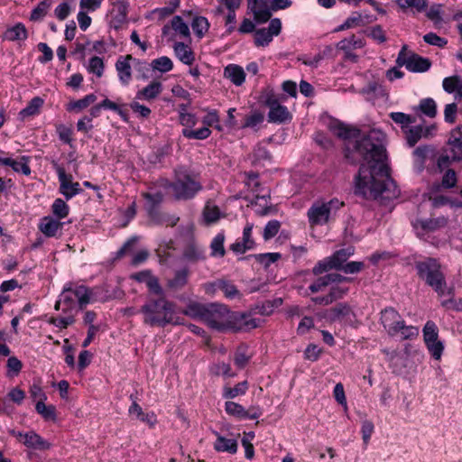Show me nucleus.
<instances>
[{"label": "nucleus", "instance_id": "obj_6", "mask_svg": "<svg viewBox=\"0 0 462 462\" xmlns=\"http://www.w3.org/2000/svg\"><path fill=\"white\" fill-rule=\"evenodd\" d=\"M344 202L338 199H318L307 211V217L310 226H324L332 221Z\"/></svg>", "mask_w": 462, "mask_h": 462}, {"label": "nucleus", "instance_id": "obj_19", "mask_svg": "<svg viewBox=\"0 0 462 462\" xmlns=\"http://www.w3.org/2000/svg\"><path fill=\"white\" fill-rule=\"evenodd\" d=\"M436 127L434 125L424 126L422 125L408 127L405 131V138L410 147L414 146L421 138L432 134Z\"/></svg>", "mask_w": 462, "mask_h": 462}, {"label": "nucleus", "instance_id": "obj_61", "mask_svg": "<svg viewBox=\"0 0 462 462\" xmlns=\"http://www.w3.org/2000/svg\"><path fill=\"white\" fill-rule=\"evenodd\" d=\"M137 100L138 99H135L130 103L129 106H130V108L132 109V111L134 114H136L139 117H142V118L149 117V116L151 115V109L148 106L140 104Z\"/></svg>", "mask_w": 462, "mask_h": 462}, {"label": "nucleus", "instance_id": "obj_28", "mask_svg": "<svg viewBox=\"0 0 462 462\" xmlns=\"http://www.w3.org/2000/svg\"><path fill=\"white\" fill-rule=\"evenodd\" d=\"M31 157L22 155L16 159L9 157V160L5 162V166H9L16 173H21L24 176H29L32 173L30 167Z\"/></svg>", "mask_w": 462, "mask_h": 462}, {"label": "nucleus", "instance_id": "obj_9", "mask_svg": "<svg viewBox=\"0 0 462 462\" xmlns=\"http://www.w3.org/2000/svg\"><path fill=\"white\" fill-rule=\"evenodd\" d=\"M423 341L431 357L440 360L444 352V342L439 337V328L435 322L428 320L422 328Z\"/></svg>", "mask_w": 462, "mask_h": 462}, {"label": "nucleus", "instance_id": "obj_16", "mask_svg": "<svg viewBox=\"0 0 462 462\" xmlns=\"http://www.w3.org/2000/svg\"><path fill=\"white\" fill-rule=\"evenodd\" d=\"M225 411L228 415L240 420H256L263 414L259 406H251L248 410H245L243 405L232 401L225 402Z\"/></svg>", "mask_w": 462, "mask_h": 462}, {"label": "nucleus", "instance_id": "obj_15", "mask_svg": "<svg viewBox=\"0 0 462 462\" xmlns=\"http://www.w3.org/2000/svg\"><path fill=\"white\" fill-rule=\"evenodd\" d=\"M396 62L399 66H404L411 72H425L430 68V61L427 58L417 54L407 55L405 47L399 52Z\"/></svg>", "mask_w": 462, "mask_h": 462}, {"label": "nucleus", "instance_id": "obj_10", "mask_svg": "<svg viewBox=\"0 0 462 462\" xmlns=\"http://www.w3.org/2000/svg\"><path fill=\"white\" fill-rule=\"evenodd\" d=\"M353 254L354 249L352 247L338 250L331 256L319 261L313 267L312 272L314 274H320L331 269L342 270V267L345 265L344 263Z\"/></svg>", "mask_w": 462, "mask_h": 462}, {"label": "nucleus", "instance_id": "obj_4", "mask_svg": "<svg viewBox=\"0 0 462 462\" xmlns=\"http://www.w3.org/2000/svg\"><path fill=\"white\" fill-rule=\"evenodd\" d=\"M380 320L386 333L392 337L409 340L419 335V328L406 325L400 313L393 308H385L382 310Z\"/></svg>", "mask_w": 462, "mask_h": 462}, {"label": "nucleus", "instance_id": "obj_43", "mask_svg": "<svg viewBox=\"0 0 462 462\" xmlns=\"http://www.w3.org/2000/svg\"><path fill=\"white\" fill-rule=\"evenodd\" d=\"M224 243L225 234L224 232H219L216 235L210 243V255L212 257H223L225 255L226 250L224 247Z\"/></svg>", "mask_w": 462, "mask_h": 462}, {"label": "nucleus", "instance_id": "obj_20", "mask_svg": "<svg viewBox=\"0 0 462 462\" xmlns=\"http://www.w3.org/2000/svg\"><path fill=\"white\" fill-rule=\"evenodd\" d=\"M63 223L51 216L40 219L38 228L47 237H56L62 229Z\"/></svg>", "mask_w": 462, "mask_h": 462}, {"label": "nucleus", "instance_id": "obj_46", "mask_svg": "<svg viewBox=\"0 0 462 462\" xmlns=\"http://www.w3.org/2000/svg\"><path fill=\"white\" fill-rule=\"evenodd\" d=\"M51 212L57 219L60 220L68 217L69 207L62 199H56L51 205Z\"/></svg>", "mask_w": 462, "mask_h": 462}, {"label": "nucleus", "instance_id": "obj_11", "mask_svg": "<svg viewBox=\"0 0 462 462\" xmlns=\"http://www.w3.org/2000/svg\"><path fill=\"white\" fill-rule=\"evenodd\" d=\"M52 165L58 175L60 182L59 191L67 200L71 199L82 192L79 183L73 182L72 176L70 174H67L65 169L61 165L56 162H53Z\"/></svg>", "mask_w": 462, "mask_h": 462}, {"label": "nucleus", "instance_id": "obj_55", "mask_svg": "<svg viewBox=\"0 0 462 462\" xmlns=\"http://www.w3.org/2000/svg\"><path fill=\"white\" fill-rule=\"evenodd\" d=\"M442 14V6L433 5L427 10L426 15L436 26H440L443 23Z\"/></svg>", "mask_w": 462, "mask_h": 462}, {"label": "nucleus", "instance_id": "obj_25", "mask_svg": "<svg viewBox=\"0 0 462 462\" xmlns=\"http://www.w3.org/2000/svg\"><path fill=\"white\" fill-rule=\"evenodd\" d=\"M77 304L78 301L76 297H73V291H71V284H68L64 287L59 300L55 303V310L67 311L74 309Z\"/></svg>", "mask_w": 462, "mask_h": 462}, {"label": "nucleus", "instance_id": "obj_14", "mask_svg": "<svg viewBox=\"0 0 462 462\" xmlns=\"http://www.w3.org/2000/svg\"><path fill=\"white\" fill-rule=\"evenodd\" d=\"M162 35L168 41H174L175 42L177 38L190 39V31L182 17L175 15L169 23L164 24L162 29Z\"/></svg>", "mask_w": 462, "mask_h": 462}, {"label": "nucleus", "instance_id": "obj_22", "mask_svg": "<svg viewBox=\"0 0 462 462\" xmlns=\"http://www.w3.org/2000/svg\"><path fill=\"white\" fill-rule=\"evenodd\" d=\"M260 319H255L251 315L235 312L234 317V325L232 331H239V330H249L252 328H255L261 324Z\"/></svg>", "mask_w": 462, "mask_h": 462}, {"label": "nucleus", "instance_id": "obj_64", "mask_svg": "<svg viewBox=\"0 0 462 462\" xmlns=\"http://www.w3.org/2000/svg\"><path fill=\"white\" fill-rule=\"evenodd\" d=\"M423 40L426 43L437 47H444L448 41L445 38L439 37L434 32H429L423 36Z\"/></svg>", "mask_w": 462, "mask_h": 462}, {"label": "nucleus", "instance_id": "obj_35", "mask_svg": "<svg viewBox=\"0 0 462 462\" xmlns=\"http://www.w3.org/2000/svg\"><path fill=\"white\" fill-rule=\"evenodd\" d=\"M208 304H202L199 302H190L182 310V313L191 319H200L204 322Z\"/></svg>", "mask_w": 462, "mask_h": 462}, {"label": "nucleus", "instance_id": "obj_57", "mask_svg": "<svg viewBox=\"0 0 462 462\" xmlns=\"http://www.w3.org/2000/svg\"><path fill=\"white\" fill-rule=\"evenodd\" d=\"M188 274L186 268L177 271L174 278L169 281V286L175 289L183 287L188 282Z\"/></svg>", "mask_w": 462, "mask_h": 462}, {"label": "nucleus", "instance_id": "obj_45", "mask_svg": "<svg viewBox=\"0 0 462 462\" xmlns=\"http://www.w3.org/2000/svg\"><path fill=\"white\" fill-rule=\"evenodd\" d=\"M210 372L217 376H223L225 378H233L236 374L233 372L229 364L225 362H217L210 366Z\"/></svg>", "mask_w": 462, "mask_h": 462}, {"label": "nucleus", "instance_id": "obj_17", "mask_svg": "<svg viewBox=\"0 0 462 462\" xmlns=\"http://www.w3.org/2000/svg\"><path fill=\"white\" fill-rule=\"evenodd\" d=\"M247 5L256 23H263L271 19L273 9H271L270 2L265 0H247Z\"/></svg>", "mask_w": 462, "mask_h": 462}, {"label": "nucleus", "instance_id": "obj_23", "mask_svg": "<svg viewBox=\"0 0 462 462\" xmlns=\"http://www.w3.org/2000/svg\"><path fill=\"white\" fill-rule=\"evenodd\" d=\"M175 57L183 64L191 66L195 61V53L191 47L182 42H175L172 46Z\"/></svg>", "mask_w": 462, "mask_h": 462}, {"label": "nucleus", "instance_id": "obj_40", "mask_svg": "<svg viewBox=\"0 0 462 462\" xmlns=\"http://www.w3.org/2000/svg\"><path fill=\"white\" fill-rule=\"evenodd\" d=\"M203 111L207 113L206 116L202 118V123L204 125L203 127H208L209 129V127L213 126L218 132H221L223 130V127L220 125V117L218 111L216 109L209 108H204Z\"/></svg>", "mask_w": 462, "mask_h": 462}, {"label": "nucleus", "instance_id": "obj_37", "mask_svg": "<svg viewBox=\"0 0 462 462\" xmlns=\"http://www.w3.org/2000/svg\"><path fill=\"white\" fill-rule=\"evenodd\" d=\"M249 388L248 382L243 381L236 383L234 387L225 385L222 389V397L226 400H232L237 396L245 395Z\"/></svg>", "mask_w": 462, "mask_h": 462}, {"label": "nucleus", "instance_id": "obj_60", "mask_svg": "<svg viewBox=\"0 0 462 462\" xmlns=\"http://www.w3.org/2000/svg\"><path fill=\"white\" fill-rule=\"evenodd\" d=\"M219 285H220V291H222L224 292V294L226 298L234 299L239 295L238 290L233 283L229 282L227 281H225V280H220Z\"/></svg>", "mask_w": 462, "mask_h": 462}, {"label": "nucleus", "instance_id": "obj_58", "mask_svg": "<svg viewBox=\"0 0 462 462\" xmlns=\"http://www.w3.org/2000/svg\"><path fill=\"white\" fill-rule=\"evenodd\" d=\"M51 4L49 1L44 0L42 1L31 13V20L32 21H39L42 20L45 14H47Z\"/></svg>", "mask_w": 462, "mask_h": 462}, {"label": "nucleus", "instance_id": "obj_30", "mask_svg": "<svg viewBox=\"0 0 462 462\" xmlns=\"http://www.w3.org/2000/svg\"><path fill=\"white\" fill-rule=\"evenodd\" d=\"M431 152V147L427 145L419 146L413 151V169L417 173L422 172L425 168L427 158Z\"/></svg>", "mask_w": 462, "mask_h": 462}, {"label": "nucleus", "instance_id": "obj_42", "mask_svg": "<svg viewBox=\"0 0 462 462\" xmlns=\"http://www.w3.org/2000/svg\"><path fill=\"white\" fill-rule=\"evenodd\" d=\"M86 69L89 74H93L98 79L103 77L105 71L104 60L98 56L91 57L86 65Z\"/></svg>", "mask_w": 462, "mask_h": 462}, {"label": "nucleus", "instance_id": "obj_24", "mask_svg": "<svg viewBox=\"0 0 462 462\" xmlns=\"http://www.w3.org/2000/svg\"><path fill=\"white\" fill-rule=\"evenodd\" d=\"M448 145L450 146L452 160H462V126H458L451 131Z\"/></svg>", "mask_w": 462, "mask_h": 462}, {"label": "nucleus", "instance_id": "obj_3", "mask_svg": "<svg viewBox=\"0 0 462 462\" xmlns=\"http://www.w3.org/2000/svg\"><path fill=\"white\" fill-rule=\"evenodd\" d=\"M419 277L430 286L439 296L453 295V289H447L445 276L438 260L428 258L416 263Z\"/></svg>", "mask_w": 462, "mask_h": 462}, {"label": "nucleus", "instance_id": "obj_52", "mask_svg": "<svg viewBox=\"0 0 462 462\" xmlns=\"http://www.w3.org/2000/svg\"><path fill=\"white\" fill-rule=\"evenodd\" d=\"M398 5L402 9L413 8L416 12H422L428 5L427 0H398Z\"/></svg>", "mask_w": 462, "mask_h": 462}, {"label": "nucleus", "instance_id": "obj_13", "mask_svg": "<svg viewBox=\"0 0 462 462\" xmlns=\"http://www.w3.org/2000/svg\"><path fill=\"white\" fill-rule=\"evenodd\" d=\"M285 97L281 98L275 96H270L266 98L265 104L269 107L268 121L270 123L283 124L290 122L292 116L289 109L281 104V101H284Z\"/></svg>", "mask_w": 462, "mask_h": 462}, {"label": "nucleus", "instance_id": "obj_41", "mask_svg": "<svg viewBox=\"0 0 462 462\" xmlns=\"http://www.w3.org/2000/svg\"><path fill=\"white\" fill-rule=\"evenodd\" d=\"M71 291H73V297H76L78 304L81 308L90 302L91 291L86 286L71 284Z\"/></svg>", "mask_w": 462, "mask_h": 462}, {"label": "nucleus", "instance_id": "obj_56", "mask_svg": "<svg viewBox=\"0 0 462 462\" xmlns=\"http://www.w3.org/2000/svg\"><path fill=\"white\" fill-rule=\"evenodd\" d=\"M362 15L360 13L355 12L348 16L346 21L340 24L335 31L340 32L350 28L356 27L361 24Z\"/></svg>", "mask_w": 462, "mask_h": 462}, {"label": "nucleus", "instance_id": "obj_33", "mask_svg": "<svg viewBox=\"0 0 462 462\" xmlns=\"http://www.w3.org/2000/svg\"><path fill=\"white\" fill-rule=\"evenodd\" d=\"M224 77L234 85L241 86L245 80L244 69L236 64H229L224 69Z\"/></svg>", "mask_w": 462, "mask_h": 462}, {"label": "nucleus", "instance_id": "obj_36", "mask_svg": "<svg viewBox=\"0 0 462 462\" xmlns=\"http://www.w3.org/2000/svg\"><path fill=\"white\" fill-rule=\"evenodd\" d=\"M28 33L25 26L22 23L6 29L4 39L10 42H23L27 39Z\"/></svg>", "mask_w": 462, "mask_h": 462}, {"label": "nucleus", "instance_id": "obj_49", "mask_svg": "<svg viewBox=\"0 0 462 462\" xmlns=\"http://www.w3.org/2000/svg\"><path fill=\"white\" fill-rule=\"evenodd\" d=\"M420 110L427 116L433 118L437 115V104L433 98L428 97L420 102Z\"/></svg>", "mask_w": 462, "mask_h": 462}, {"label": "nucleus", "instance_id": "obj_1", "mask_svg": "<svg viewBox=\"0 0 462 462\" xmlns=\"http://www.w3.org/2000/svg\"><path fill=\"white\" fill-rule=\"evenodd\" d=\"M329 131L346 141V157L352 162L362 160L355 180L356 193L365 199H393L399 189L390 177L385 149V134L379 129L362 134L357 128L337 119L328 122Z\"/></svg>", "mask_w": 462, "mask_h": 462}, {"label": "nucleus", "instance_id": "obj_47", "mask_svg": "<svg viewBox=\"0 0 462 462\" xmlns=\"http://www.w3.org/2000/svg\"><path fill=\"white\" fill-rule=\"evenodd\" d=\"M264 116L262 112L254 110L245 119L241 128H251L257 130L263 122Z\"/></svg>", "mask_w": 462, "mask_h": 462}, {"label": "nucleus", "instance_id": "obj_63", "mask_svg": "<svg viewBox=\"0 0 462 462\" xmlns=\"http://www.w3.org/2000/svg\"><path fill=\"white\" fill-rule=\"evenodd\" d=\"M333 395H334V398L336 399V401L340 405H342L344 410L346 411H347V402H346L344 386L341 383H338L335 385L334 391H333Z\"/></svg>", "mask_w": 462, "mask_h": 462}, {"label": "nucleus", "instance_id": "obj_27", "mask_svg": "<svg viewBox=\"0 0 462 462\" xmlns=\"http://www.w3.org/2000/svg\"><path fill=\"white\" fill-rule=\"evenodd\" d=\"M23 444L29 448L36 450H47L51 448L50 442L32 430L24 433Z\"/></svg>", "mask_w": 462, "mask_h": 462}, {"label": "nucleus", "instance_id": "obj_59", "mask_svg": "<svg viewBox=\"0 0 462 462\" xmlns=\"http://www.w3.org/2000/svg\"><path fill=\"white\" fill-rule=\"evenodd\" d=\"M280 222L277 220H271L269 221L263 229V236L265 241L270 240L273 236L277 235L280 229Z\"/></svg>", "mask_w": 462, "mask_h": 462}, {"label": "nucleus", "instance_id": "obj_38", "mask_svg": "<svg viewBox=\"0 0 462 462\" xmlns=\"http://www.w3.org/2000/svg\"><path fill=\"white\" fill-rule=\"evenodd\" d=\"M210 23L205 16L194 15L191 21V28L198 39H202L208 32Z\"/></svg>", "mask_w": 462, "mask_h": 462}, {"label": "nucleus", "instance_id": "obj_18", "mask_svg": "<svg viewBox=\"0 0 462 462\" xmlns=\"http://www.w3.org/2000/svg\"><path fill=\"white\" fill-rule=\"evenodd\" d=\"M136 61L132 55L120 56L115 64L118 80L122 86H128L132 81V63Z\"/></svg>", "mask_w": 462, "mask_h": 462}, {"label": "nucleus", "instance_id": "obj_26", "mask_svg": "<svg viewBox=\"0 0 462 462\" xmlns=\"http://www.w3.org/2000/svg\"><path fill=\"white\" fill-rule=\"evenodd\" d=\"M129 415L146 423L148 426L154 427L157 423V418L154 412H144L142 407L134 401L128 409Z\"/></svg>", "mask_w": 462, "mask_h": 462}, {"label": "nucleus", "instance_id": "obj_51", "mask_svg": "<svg viewBox=\"0 0 462 462\" xmlns=\"http://www.w3.org/2000/svg\"><path fill=\"white\" fill-rule=\"evenodd\" d=\"M36 411L45 420H55V407L52 405L47 406L44 401H38L35 405Z\"/></svg>", "mask_w": 462, "mask_h": 462}, {"label": "nucleus", "instance_id": "obj_50", "mask_svg": "<svg viewBox=\"0 0 462 462\" xmlns=\"http://www.w3.org/2000/svg\"><path fill=\"white\" fill-rule=\"evenodd\" d=\"M96 100V95L88 94L81 99L71 102L68 106V110L81 111L84 108L88 107L90 104L94 103Z\"/></svg>", "mask_w": 462, "mask_h": 462}, {"label": "nucleus", "instance_id": "obj_62", "mask_svg": "<svg viewBox=\"0 0 462 462\" xmlns=\"http://www.w3.org/2000/svg\"><path fill=\"white\" fill-rule=\"evenodd\" d=\"M57 134L59 135V138L61 142L64 143H68L71 145L72 143V130L71 128L64 125H59L56 127Z\"/></svg>", "mask_w": 462, "mask_h": 462}, {"label": "nucleus", "instance_id": "obj_34", "mask_svg": "<svg viewBox=\"0 0 462 462\" xmlns=\"http://www.w3.org/2000/svg\"><path fill=\"white\" fill-rule=\"evenodd\" d=\"M443 89L448 94H454L456 99H462V82L458 76L447 77L442 81Z\"/></svg>", "mask_w": 462, "mask_h": 462}, {"label": "nucleus", "instance_id": "obj_54", "mask_svg": "<svg viewBox=\"0 0 462 462\" xmlns=\"http://www.w3.org/2000/svg\"><path fill=\"white\" fill-rule=\"evenodd\" d=\"M389 116L394 123L401 125L403 132L413 122V119L410 115L402 112H392L390 113Z\"/></svg>", "mask_w": 462, "mask_h": 462}, {"label": "nucleus", "instance_id": "obj_48", "mask_svg": "<svg viewBox=\"0 0 462 462\" xmlns=\"http://www.w3.org/2000/svg\"><path fill=\"white\" fill-rule=\"evenodd\" d=\"M183 256L190 262L202 260L204 259V250L199 245L191 244L184 250Z\"/></svg>", "mask_w": 462, "mask_h": 462}, {"label": "nucleus", "instance_id": "obj_53", "mask_svg": "<svg viewBox=\"0 0 462 462\" xmlns=\"http://www.w3.org/2000/svg\"><path fill=\"white\" fill-rule=\"evenodd\" d=\"M254 257L259 263L267 269L272 263L280 260L282 258V254L280 253H265L256 254Z\"/></svg>", "mask_w": 462, "mask_h": 462}, {"label": "nucleus", "instance_id": "obj_5", "mask_svg": "<svg viewBox=\"0 0 462 462\" xmlns=\"http://www.w3.org/2000/svg\"><path fill=\"white\" fill-rule=\"evenodd\" d=\"M162 186L168 188L176 199L183 200L192 199L202 189L197 177L182 168L175 171L174 181H163Z\"/></svg>", "mask_w": 462, "mask_h": 462}, {"label": "nucleus", "instance_id": "obj_44", "mask_svg": "<svg viewBox=\"0 0 462 462\" xmlns=\"http://www.w3.org/2000/svg\"><path fill=\"white\" fill-rule=\"evenodd\" d=\"M153 71H159L160 73H167L173 69L172 60L167 56H162L152 60L150 64Z\"/></svg>", "mask_w": 462, "mask_h": 462}, {"label": "nucleus", "instance_id": "obj_12", "mask_svg": "<svg viewBox=\"0 0 462 462\" xmlns=\"http://www.w3.org/2000/svg\"><path fill=\"white\" fill-rule=\"evenodd\" d=\"M282 24L280 18H273L270 20L267 28H260L254 32V43L257 48H264L270 45L273 38L282 32Z\"/></svg>", "mask_w": 462, "mask_h": 462}, {"label": "nucleus", "instance_id": "obj_7", "mask_svg": "<svg viewBox=\"0 0 462 462\" xmlns=\"http://www.w3.org/2000/svg\"><path fill=\"white\" fill-rule=\"evenodd\" d=\"M235 312L230 311L223 304L211 303L204 319V323L217 331H232Z\"/></svg>", "mask_w": 462, "mask_h": 462}, {"label": "nucleus", "instance_id": "obj_32", "mask_svg": "<svg viewBox=\"0 0 462 462\" xmlns=\"http://www.w3.org/2000/svg\"><path fill=\"white\" fill-rule=\"evenodd\" d=\"M217 439L214 442V449L217 452H226L235 454L237 451V441L234 439H227L220 435L218 432H214Z\"/></svg>", "mask_w": 462, "mask_h": 462}, {"label": "nucleus", "instance_id": "obj_8", "mask_svg": "<svg viewBox=\"0 0 462 462\" xmlns=\"http://www.w3.org/2000/svg\"><path fill=\"white\" fill-rule=\"evenodd\" d=\"M179 121L183 126L181 134L187 139L205 140L211 134V130L208 127H200L197 130L193 129L198 124V117L195 114L188 112L186 106H182L180 109Z\"/></svg>", "mask_w": 462, "mask_h": 462}, {"label": "nucleus", "instance_id": "obj_2", "mask_svg": "<svg viewBox=\"0 0 462 462\" xmlns=\"http://www.w3.org/2000/svg\"><path fill=\"white\" fill-rule=\"evenodd\" d=\"M143 322L150 326L164 327L167 324H181L180 319L175 317L174 304L164 298L148 300L140 310Z\"/></svg>", "mask_w": 462, "mask_h": 462}, {"label": "nucleus", "instance_id": "obj_31", "mask_svg": "<svg viewBox=\"0 0 462 462\" xmlns=\"http://www.w3.org/2000/svg\"><path fill=\"white\" fill-rule=\"evenodd\" d=\"M162 91V84L159 81H152L146 87L137 91L135 99L151 101L156 98Z\"/></svg>", "mask_w": 462, "mask_h": 462}, {"label": "nucleus", "instance_id": "obj_29", "mask_svg": "<svg viewBox=\"0 0 462 462\" xmlns=\"http://www.w3.org/2000/svg\"><path fill=\"white\" fill-rule=\"evenodd\" d=\"M43 105V98L41 97H34L31 99L28 105L18 113V119L23 122L29 117L39 115Z\"/></svg>", "mask_w": 462, "mask_h": 462}, {"label": "nucleus", "instance_id": "obj_21", "mask_svg": "<svg viewBox=\"0 0 462 462\" xmlns=\"http://www.w3.org/2000/svg\"><path fill=\"white\" fill-rule=\"evenodd\" d=\"M447 224V219L444 217H438L435 219H420L412 223L419 236H423L428 232L435 231L436 229L444 226Z\"/></svg>", "mask_w": 462, "mask_h": 462}, {"label": "nucleus", "instance_id": "obj_39", "mask_svg": "<svg viewBox=\"0 0 462 462\" xmlns=\"http://www.w3.org/2000/svg\"><path fill=\"white\" fill-rule=\"evenodd\" d=\"M225 215L220 211L218 207L211 203H207L203 210V219L208 225L217 223Z\"/></svg>", "mask_w": 462, "mask_h": 462}]
</instances>
